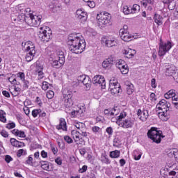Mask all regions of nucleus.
Wrapping results in <instances>:
<instances>
[{"label": "nucleus", "instance_id": "1", "mask_svg": "<svg viewBox=\"0 0 178 178\" xmlns=\"http://www.w3.org/2000/svg\"><path fill=\"white\" fill-rule=\"evenodd\" d=\"M69 49L73 54H81L86 49V40L80 38L76 33H72L68 37Z\"/></svg>", "mask_w": 178, "mask_h": 178}, {"label": "nucleus", "instance_id": "2", "mask_svg": "<svg viewBox=\"0 0 178 178\" xmlns=\"http://www.w3.org/2000/svg\"><path fill=\"white\" fill-rule=\"evenodd\" d=\"M97 24L99 27L104 28L108 27V26H111V19L112 17H111V14L106 13H100L97 14Z\"/></svg>", "mask_w": 178, "mask_h": 178}, {"label": "nucleus", "instance_id": "3", "mask_svg": "<svg viewBox=\"0 0 178 178\" xmlns=\"http://www.w3.org/2000/svg\"><path fill=\"white\" fill-rule=\"evenodd\" d=\"M39 31V38L42 42H48L52 38V31L48 28V30L44 27H40Z\"/></svg>", "mask_w": 178, "mask_h": 178}, {"label": "nucleus", "instance_id": "4", "mask_svg": "<svg viewBox=\"0 0 178 178\" xmlns=\"http://www.w3.org/2000/svg\"><path fill=\"white\" fill-rule=\"evenodd\" d=\"M109 91L112 95H118L119 92H122L120 84L114 78L109 81Z\"/></svg>", "mask_w": 178, "mask_h": 178}, {"label": "nucleus", "instance_id": "5", "mask_svg": "<svg viewBox=\"0 0 178 178\" xmlns=\"http://www.w3.org/2000/svg\"><path fill=\"white\" fill-rule=\"evenodd\" d=\"M172 48V42L170 41L167 42H163L162 39L160 40L159 43V56H163L166 54V52H169Z\"/></svg>", "mask_w": 178, "mask_h": 178}, {"label": "nucleus", "instance_id": "6", "mask_svg": "<svg viewBox=\"0 0 178 178\" xmlns=\"http://www.w3.org/2000/svg\"><path fill=\"white\" fill-rule=\"evenodd\" d=\"M102 44L107 48H112L118 45V40L115 38H102Z\"/></svg>", "mask_w": 178, "mask_h": 178}, {"label": "nucleus", "instance_id": "7", "mask_svg": "<svg viewBox=\"0 0 178 178\" xmlns=\"http://www.w3.org/2000/svg\"><path fill=\"white\" fill-rule=\"evenodd\" d=\"M93 84L95 86H100L104 90L105 87H106V82L105 81V78L101 75H96L92 79Z\"/></svg>", "mask_w": 178, "mask_h": 178}, {"label": "nucleus", "instance_id": "8", "mask_svg": "<svg viewBox=\"0 0 178 178\" xmlns=\"http://www.w3.org/2000/svg\"><path fill=\"white\" fill-rule=\"evenodd\" d=\"M156 109L160 111H168L170 110V103L167 102L165 99H161L156 106Z\"/></svg>", "mask_w": 178, "mask_h": 178}, {"label": "nucleus", "instance_id": "9", "mask_svg": "<svg viewBox=\"0 0 178 178\" xmlns=\"http://www.w3.org/2000/svg\"><path fill=\"white\" fill-rule=\"evenodd\" d=\"M158 116L161 120L166 122L169 120V118H170V110H161V112L158 113Z\"/></svg>", "mask_w": 178, "mask_h": 178}, {"label": "nucleus", "instance_id": "10", "mask_svg": "<svg viewBox=\"0 0 178 178\" xmlns=\"http://www.w3.org/2000/svg\"><path fill=\"white\" fill-rule=\"evenodd\" d=\"M50 59H57L61 61L62 63H65V54L63 51L58 50L55 54L51 55Z\"/></svg>", "mask_w": 178, "mask_h": 178}, {"label": "nucleus", "instance_id": "11", "mask_svg": "<svg viewBox=\"0 0 178 178\" xmlns=\"http://www.w3.org/2000/svg\"><path fill=\"white\" fill-rule=\"evenodd\" d=\"M22 46L24 51H27V52H35V46H34V44L31 41L22 42Z\"/></svg>", "mask_w": 178, "mask_h": 178}, {"label": "nucleus", "instance_id": "12", "mask_svg": "<svg viewBox=\"0 0 178 178\" xmlns=\"http://www.w3.org/2000/svg\"><path fill=\"white\" fill-rule=\"evenodd\" d=\"M120 37L123 41L127 42L131 41V40L134 38L133 35L128 32H123V30H120Z\"/></svg>", "mask_w": 178, "mask_h": 178}, {"label": "nucleus", "instance_id": "13", "mask_svg": "<svg viewBox=\"0 0 178 178\" xmlns=\"http://www.w3.org/2000/svg\"><path fill=\"white\" fill-rule=\"evenodd\" d=\"M76 17L79 20L81 21V23L86 22L87 20V13L86 11H83L81 9H79L76 12Z\"/></svg>", "mask_w": 178, "mask_h": 178}, {"label": "nucleus", "instance_id": "14", "mask_svg": "<svg viewBox=\"0 0 178 178\" xmlns=\"http://www.w3.org/2000/svg\"><path fill=\"white\" fill-rule=\"evenodd\" d=\"M147 137L148 138H150V140H152L154 143L159 144V143H161V138H164L165 136L162 134H147Z\"/></svg>", "mask_w": 178, "mask_h": 178}, {"label": "nucleus", "instance_id": "15", "mask_svg": "<svg viewBox=\"0 0 178 178\" xmlns=\"http://www.w3.org/2000/svg\"><path fill=\"white\" fill-rule=\"evenodd\" d=\"M137 115H138V118H139V119L142 120V122H145V120L148 119V116H149L148 111L147 110L141 111V109H139L138 111Z\"/></svg>", "mask_w": 178, "mask_h": 178}, {"label": "nucleus", "instance_id": "16", "mask_svg": "<svg viewBox=\"0 0 178 178\" xmlns=\"http://www.w3.org/2000/svg\"><path fill=\"white\" fill-rule=\"evenodd\" d=\"M177 97L178 95H176V90H170L164 95V98H165V99H172V102H173L175 98H177Z\"/></svg>", "mask_w": 178, "mask_h": 178}, {"label": "nucleus", "instance_id": "17", "mask_svg": "<svg viewBox=\"0 0 178 178\" xmlns=\"http://www.w3.org/2000/svg\"><path fill=\"white\" fill-rule=\"evenodd\" d=\"M42 15H34L32 14V26L37 27L41 24Z\"/></svg>", "mask_w": 178, "mask_h": 178}, {"label": "nucleus", "instance_id": "18", "mask_svg": "<svg viewBox=\"0 0 178 178\" xmlns=\"http://www.w3.org/2000/svg\"><path fill=\"white\" fill-rule=\"evenodd\" d=\"M40 164L42 169H43L44 170H47V172H50V170H52V165L50 164L49 162L41 161L40 162Z\"/></svg>", "mask_w": 178, "mask_h": 178}, {"label": "nucleus", "instance_id": "19", "mask_svg": "<svg viewBox=\"0 0 178 178\" xmlns=\"http://www.w3.org/2000/svg\"><path fill=\"white\" fill-rule=\"evenodd\" d=\"M57 130H63V131H66L67 130V125L66 124V121L64 118L60 119V123L56 126Z\"/></svg>", "mask_w": 178, "mask_h": 178}, {"label": "nucleus", "instance_id": "20", "mask_svg": "<svg viewBox=\"0 0 178 178\" xmlns=\"http://www.w3.org/2000/svg\"><path fill=\"white\" fill-rule=\"evenodd\" d=\"M134 124V121L130 118L125 119L122 122V127H124V129H130V127H133Z\"/></svg>", "mask_w": 178, "mask_h": 178}, {"label": "nucleus", "instance_id": "21", "mask_svg": "<svg viewBox=\"0 0 178 178\" xmlns=\"http://www.w3.org/2000/svg\"><path fill=\"white\" fill-rule=\"evenodd\" d=\"M126 90L128 95H131L134 91V86L129 81H125Z\"/></svg>", "mask_w": 178, "mask_h": 178}, {"label": "nucleus", "instance_id": "22", "mask_svg": "<svg viewBox=\"0 0 178 178\" xmlns=\"http://www.w3.org/2000/svg\"><path fill=\"white\" fill-rule=\"evenodd\" d=\"M50 60L53 61L51 63V65L53 67H55V69H59V67H62V66L65 65V63H62L60 60L58 59L51 58V60Z\"/></svg>", "mask_w": 178, "mask_h": 178}, {"label": "nucleus", "instance_id": "23", "mask_svg": "<svg viewBox=\"0 0 178 178\" xmlns=\"http://www.w3.org/2000/svg\"><path fill=\"white\" fill-rule=\"evenodd\" d=\"M63 95L64 99L72 98L73 92L69 89H64L63 90Z\"/></svg>", "mask_w": 178, "mask_h": 178}, {"label": "nucleus", "instance_id": "24", "mask_svg": "<svg viewBox=\"0 0 178 178\" xmlns=\"http://www.w3.org/2000/svg\"><path fill=\"white\" fill-rule=\"evenodd\" d=\"M147 134H163V132L159 129V128L152 127L148 130Z\"/></svg>", "mask_w": 178, "mask_h": 178}, {"label": "nucleus", "instance_id": "25", "mask_svg": "<svg viewBox=\"0 0 178 178\" xmlns=\"http://www.w3.org/2000/svg\"><path fill=\"white\" fill-rule=\"evenodd\" d=\"M110 158L117 159L120 157V150H114L111 151L109 153Z\"/></svg>", "mask_w": 178, "mask_h": 178}, {"label": "nucleus", "instance_id": "26", "mask_svg": "<svg viewBox=\"0 0 178 178\" xmlns=\"http://www.w3.org/2000/svg\"><path fill=\"white\" fill-rule=\"evenodd\" d=\"M82 83L86 86L87 90H90V88H91V79H90V76H86Z\"/></svg>", "mask_w": 178, "mask_h": 178}, {"label": "nucleus", "instance_id": "27", "mask_svg": "<svg viewBox=\"0 0 178 178\" xmlns=\"http://www.w3.org/2000/svg\"><path fill=\"white\" fill-rule=\"evenodd\" d=\"M8 80L11 83V84L20 86V82H18L17 80H16V74H13L10 77H8Z\"/></svg>", "mask_w": 178, "mask_h": 178}, {"label": "nucleus", "instance_id": "28", "mask_svg": "<svg viewBox=\"0 0 178 178\" xmlns=\"http://www.w3.org/2000/svg\"><path fill=\"white\" fill-rule=\"evenodd\" d=\"M35 56V52L28 51L26 54L25 59L26 62H31L33 59H34V56Z\"/></svg>", "mask_w": 178, "mask_h": 178}, {"label": "nucleus", "instance_id": "29", "mask_svg": "<svg viewBox=\"0 0 178 178\" xmlns=\"http://www.w3.org/2000/svg\"><path fill=\"white\" fill-rule=\"evenodd\" d=\"M118 69L120 70L122 74H127V73H129V67L127 66V64L121 67H119V65H118Z\"/></svg>", "mask_w": 178, "mask_h": 178}, {"label": "nucleus", "instance_id": "30", "mask_svg": "<svg viewBox=\"0 0 178 178\" xmlns=\"http://www.w3.org/2000/svg\"><path fill=\"white\" fill-rule=\"evenodd\" d=\"M162 20H163V17H162V16L158 14L154 15V22L158 26H162Z\"/></svg>", "mask_w": 178, "mask_h": 178}, {"label": "nucleus", "instance_id": "31", "mask_svg": "<svg viewBox=\"0 0 178 178\" xmlns=\"http://www.w3.org/2000/svg\"><path fill=\"white\" fill-rule=\"evenodd\" d=\"M165 3H168L170 10H173L176 8V1L175 0H168Z\"/></svg>", "mask_w": 178, "mask_h": 178}, {"label": "nucleus", "instance_id": "32", "mask_svg": "<svg viewBox=\"0 0 178 178\" xmlns=\"http://www.w3.org/2000/svg\"><path fill=\"white\" fill-rule=\"evenodd\" d=\"M176 70H175V67H170L166 69L165 70V75L167 76H172L173 77V74L175 73Z\"/></svg>", "mask_w": 178, "mask_h": 178}, {"label": "nucleus", "instance_id": "33", "mask_svg": "<svg viewBox=\"0 0 178 178\" xmlns=\"http://www.w3.org/2000/svg\"><path fill=\"white\" fill-rule=\"evenodd\" d=\"M33 14L29 13L25 17V22L27 23L29 26H33Z\"/></svg>", "mask_w": 178, "mask_h": 178}, {"label": "nucleus", "instance_id": "34", "mask_svg": "<svg viewBox=\"0 0 178 178\" xmlns=\"http://www.w3.org/2000/svg\"><path fill=\"white\" fill-rule=\"evenodd\" d=\"M121 145L122 140L119 136H116L113 140V147H117V148H119V147H120Z\"/></svg>", "mask_w": 178, "mask_h": 178}, {"label": "nucleus", "instance_id": "35", "mask_svg": "<svg viewBox=\"0 0 178 178\" xmlns=\"http://www.w3.org/2000/svg\"><path fill=\"white\" fill-rule=\"evenodd\" d=\"M74 140L76 144H81L84 140L83 139V135H75L74 136Z\"/></svg>", "mask_w": 178, "mask_h": 178}, {"label": "nucleus", "instance_id": "36", "mask_svg": "<svg viewBox=\"0 0 178 178\" xmlns=\"http://www.w3.org/2000/svg\"><path fill=\"white\" fill-rule=\"evenodd\" d=\"M62 10V5L60 3H54L52 7V11L55 13Z\"/></svg>", "mask_w": 178, "mask_h": 178}, {"label": "nucleus", "instance_id": "37", "mask_svg": "<svg viewBox=\"0 0 178 178\" xmlns=\"http://www.w3.org/2000/svg\"><path fill=\"white\" fill-rule=\"evenodd\" d=\"M143 155V153L138 150H135L134 152V157L135 161H140L141 159V156Z\"/></svg>", "mask_w": 178, "mask_h": 178}, {"label": "nucleus", "instance_id": "38", "mask_svg": "<svg viewBox=\"0 0 178 178\" xmlns=\"http://www.w3.org/2000/svg\"><path fill=\"white\" fill-rule=\"evenodd\" d=\"M64 105L66 106V108H71V106H73L72 98L64 99Z\"/></svg>", "mask_w": 178, "mask_h": 178}, {"label": "nucleus", "instance_id": "39", "mask_svg": "<svg viewBox=\"0 0 178 178\" xmlns=\"http://www.w3.org/2000/svg\"><path fill=\"white\" fill-rule=\"evenodd\" d=\"M100 161L102 163H105V165H111V159H109V158H108L106 156H102Z\"/></svg>", "mask_w": 178, "mask_h": 178}, {"label": "nucleus", "instance_id": "40", "mask_svg": "<svg viewBox=\"0 0 178 178\" xmlns=\"http://www.w3.org/2000/svg\"><path fill=\"white\" fill-rule=\"evenodd\" d=\"M140 3L144 8H147L148 5H152L154 3V0H143Z\"/></svg>", "mask_w": 178, "mask_h": 178}, {"label": "nucleus", "instance_id": "41", "mask_svg": "<svg viewBox=\"0 0 178 178\" xmlns=\"http://www.w3.org/2000/svg\"><path fill=\"white\" fill-rule=\"evenodd\" d=\"M102 67H104V69H111V67H112V65H111L110 62L108 60V58H106L103 61Z\"/></svg>", "mask_w": 178, "mask_h": 178}, {"label": "nucleus", "instance_id": "42", "mask_svg": "<svg viewBox=\"0 0 178 178\" xmlns=\"http://www.w3.org/2000/svg\"><path fill=\"white\" fill-rule=\"evenodd\" d=\"M107 60L108 62H110L112 66L113 65L114 63H116L117 62L116 57H115L114 55H111L110 56H108Z\"/></svg>", "mask_w": 178, "mask_h": 178}, {"label": "nucleus", "instance_id": "43", "mask_svg": "<svg viewBox=\"0 0 178 178\" xmlns=\"http://www.w3.org/2000/svg\"><path fill=\"white\" fill-rule=\"evenodd\" d=\"M22 155H27V150L24 149H19L17 152V156H18V158H20Z\"/></svg>", "mask_w": 178, "mask_h": 178}, {"label": "nucleus", "instance_id": "44", "mask_svg": "<svg viewBox=\"0 0 178 178\" xmlns=\"http://www.w3.org/2000/svg\"><path fill=\"white\" fill-rule=\"evenodd\" d=\"M130 9H131V13H136L137 10H140V6H138V4H134L132 8L130 7Z\"/></svg>", "mask_w": 178, "mask_h": 178}, {"label": "nucleus", "instance_id": "45", "mask_svg": "<svg viewBox=\"0 0 178 178\" xmlns=\"http://www.w3.org/2000/svg\"><path fill=\"white\" fill-rule=\"evenodd\" d=\"M122 11H123V13H124V15H130V13H131V8H130L127 6H124L123 7Z\"/></svg>", "mask_w": 178, "mask_h": 178}, {"label": "nucleus", "instance_id": "46", "mask_svg": "<svg viewBox=\"0 0 178 178\" xmlns=\"http://www.w3.org/2000/svg\"><path fill=\"white\" fill-rule=\"evenodd\" d=\"M118 65L120 67H122V66H124L126 65V62H124V60L122 59L117 60V61L115 62L116 67H118Z\"/></svg>", "mask_w": 178, "mask_h": 178}, {"label": "nucleus", "instance_id": "47", "mask_svg": "<svg viewBox=\"0 0 178 178\" xmlns=\"http://www.w3.org/2000/svg\"><path fill=\"white\" fill-rule=\"evenodd\" d=\"M26 165H29L30 166H33V156L30 155L28 156L27 159L25 161Z\"/></svg>", "mask_w": 178, "mask_h": 178}, {"label": "nucleus", "instance_id": "48", "mask_svg": "<svg viewBox=\"0 0 178 178\" xmlns=\"http://www.w3.org/2000/svg\"><path fill=\"white\" fill-rule=\"evenodd\" d=\"M17 76L20 79L21 81H24V80H26V75L24 74V72H18L17 74Z\"/></svg>", "mask_w": 178, "mask_h": 178}, {"label": "nucleus", "instance_id": "49", "mask_svg": "<svg viewBox=\"0 0 178 178\" xmlns=\"http://www.w3.org/2000/svg\"><path fill=\"white\" fill-rule=\"evenodd\" d=\"M119 114V109H118V107L114 108L112 111L110 113L111 116H118Z\"/></svg>", "mask_w": 178, "mask_h": 178}, {"label": "nucleus", "instance_id": "50", "mask_svg": "<svg viewBox=\"0 0 178 178\" xmlns=\"http://www.w3.org/2000/svg\"><path fill=\"white\" fill-rule=\"evenodd\" d=\"M40 113H41V109H35L32 111V116L33 118H37L38 115H40Z\"/></svg>", "mask_w": 178, "mask_h": 178}, {"label": "nucleus", "instance_id": "51", "mask_svg": "<svg viewBox=\"0 0 178 178\" xmlns=\"http://www.w3.org/2000/svg\"><path fill=\"white\" fill-rule=\"evenodd\" d=\"M55 95V92H54V91L52 90H49L47 92V97L48 98V99H52L53 97H54Z\"/></svg>", "mask_w": 178, "mask_h": 178}, {"label": "nucleus", "instance_id": "52", "mask_svg": "<svg viewBox=\"0 0 178 178\" xmlns=\"http://www.w3.org/2000/svg\"><path fill=\"white\" fill-rule=\"evenodd\" d=\"M17 20H19V22H25L26 15L24 13L20 14L18 15Z\"/></svg>", "mask_w": 178, "mask_h": 178}, {"label": "nucleus", "instance_id": "53", "mask_svg": "<svg viewBox=\"0 0 178 178\" xmlns=\"http://www.w3.org/2000/svg\"><path fill=\"white\" fill-rule=\"evenodd\" d=\"M127 116V113L126 112L122 111L120 113V115L118 116V120H122V119H124V118Z\"/></svg>", "mask_w": 178, "mask_h": 178}, {"label": "nucleus", "instance_id": "54", "mask_svg": "<svg viewBox=\"0 0 178 178\" xmlns=\"http://www.w3.org/2000/svg\"><path fill=\"white\" fill-rule=\"evenodd\" d=\"M49 88V83L47 81H44L42 85V89L44 90V91H47V89Z\"/></svg>", "mask_w": 178, "mask_h": 178}, {"label": "nucleus", "instance_id": "55", "mask_svg": "<svg viewBox=\"0 0 178 178\" xmlns=\"http://www.w3.org/2000/svg\"><path fill=\"white\" fill-rule=\"evenodd\" d=\"M64 140L65 141H66V143H67L68 144H72L73 143V140L72 139V138H70V136H64Z\"/></svg>", "mask_w": 178, "mask_h": 178}, {"label": "nucleus", "instance_id": "56", "mask_svg": "<svg viewBox=\"0 0 178 178\" xmlns=\"http://www.w3.org/2000/svg\"><path fill=\"white\" fill-rule=\"evenodd\" d=\"M87 169H88V166L84 165H83V167L81 168H79V172L84 173V172H87Z\"/></svg>", "mask_w": 178, "mask_h": 178}, {"label": "nucleus", "instance_id": "57", "mask_svg": "<svg viewBox=\"0 0 178 178\" xmlns=\"http://www.w3.org/2000/svg\"><path fill=\"white\" fill-rule=\"evenodd\" d=\"M24 83L23 85V90H27V88H29V84H30V82H29V81L24 79V81H22Z\"/></svg>", "mask_w": 178, "mask_h": 178}, {"label": "nucleus", "instance_id": "58", "mask_svg": "<svg viewBox=\"0 0 178 178\" xmlns=\"http://www.w3.org/2000/svg\"><path fill=\"white\" fill-rule=\"evenodd\" d=\"M88 3V6H89V8H95V2L94 1H87Z\"/></svg>", "mask_w": 178, "mask_h": 178}, {"label": "nucleus", "instance_id": "59", "mask_svg": "<svg viewBox=\"0 0 178 178\" xmlns=\"http://www.w3.org/2000/svg\"><path fill=\"white\" fill-rule=\"evenodd\" d=\"M102 129L99 128V127H92V131L93 133H101Z\"/></svg>", "mask_w": 178, "mask_h": 178}, {"label": "nucleus", "instance_id": "60", "mask_svg": "<svg viewBox=\"0 0 178 178\" xmlns=\"http://www.w3.org/2000/svg\"><path fill=\"white\" fill-rule=\"evenodd\" d=\"M5 161L6 162H7V163H10V162H12V161H13V159L9 155H6Z\"/></svg>", "mask_w": 178, "mask_h": 178}, {"label": "nucleus", "instance_id": "61", "mask_svg": "<svg viewBox=\"0 0 178 178\" xmlns=\"http://www.w3.org/2000/svg\"><path fill=\"white\" fill-rule=\"evenodd\" d=\"M86 76H86V75H81V76H78V79H77L78 82L83 83V81H84V79H86Z\"/></svg>", "mask_w": 178, "mask_h": 178}, {"label": "nucleus", "instance_id": "62", "mask_svg": "<svg viewBox=\"0 0 178 178\" xmlns=\"http://www.w3.org/2000/svg\"><path fill=\"white\" fill-rule=\"evenodd\" d=\"M0 121L3 122V123L6 122V117L5 116V114L0 113Z\"/></svg>", "mask_w": 178, "mask_h": 178}, {"label": "nucleus", "instance_id": "63", "mask_svg": "<svg viewBox=\"0 0 178 178\" xmlns=\"http://www.w3.org/2000/svg\"><path fill=\"white\" fill-rule=\"evenodd\" d=\"M37 74L38 76V79H44V72H42V70L38 71Z\"/></svg>", "mask_w": 178, "mask_h": 178}, {"label": "nucleus", "instance_id": "64", "mask_svg": "<svg viewBox=\"0 0 178 178\" xmlns=\"http://www.w3.org/2000/svg\"><path fill=\"white\" fill-rule=\"evenodd\" d=\"M172 77L174 80H175V81L178 83V71L177 70H176L175 72H174Z\"/></svg>", "mask_w": 178, "mask_h": 178}]
</instances>
